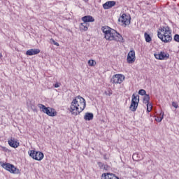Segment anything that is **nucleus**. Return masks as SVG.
<instances>
[{"label": "nucleus", "instance_id": "obj_1", "mask_svg": "<svg viewBox=\"0 0 179 179\" xmlns=\"http://www.w3.org/2000/svg\"><path fill=\"white\" fill-rule=\"evenodd\" d=\"M86 108V100L80 96H76L71 103L69 108L72 115H79Z\"/></svg>", "mask_w": 179, "mask_h": 179}, {"label": "nucleus", "instance_id": "obj_2", "mask_svg": "<svg viewBox=\"0 0 179 179\" xmlns=\"http://www.w3.org/2000/svg\"><path fill=\"white\" fill-rule=\"evenodd\" d=\"M103 33L105 34L106 40L108 41H117V43H124L125 40L120 33L115 29H113L108 27H103L101 28Z\"/></svg>", "mask_w": 179, "mask_h": 179}, {"label": "nucleus", "instance_id": "obj_3", "mask_svg": "<svg viewBox=\"0 0 179 179\" xmlns=\"http://www.w3.org/2000/svg\"><path fill=\"white\" fill-rule=\"evenodd\" d=\"M171 33L170 27H162L157 31V36L163 43H170L173 40Z\"/></svg>", "mask_w": 179, "mask_h": 179}, {"label": "nucleus", "instance_id": "obj_4", "mask_svg": "<svg viewBox=\"0 0 179 179\" xmlns=\"http://www.w3.org/2000/svg\"><path fill=\"white\" fill-rule=\"evenodd\" d=\"M38 107L40 108L42 113L47 114V115H49V117H55L57 115V111H55V109L54 108L50 107L47 108L45 106L41 103H38Z\"/></svg>", "mask_w": 179, "mask_h": 179}, {"label": "nucleus", "instance_id": "obj_5", "mask_svg": "<svg viewBox=\"0 0 179 179\" xmlns=\"http://www.w3.org/2000/svg\"><path fill=\"white\" fill-rule=\"evenodd\" d=\"M120 26L125 27L131 24V17L125 13H123L118 19Z\"/></svg>", "mask_w": 179, "mask_h": 179}, {"label": "nucleus", "instance_id": "obj_6", "mask_svg": "<svg viewBox=\"0 0 179 179\" xmlns=\"http://www.w3.org/2000/svg\"><path fill=\"white\" fill-rule=\"evenodd\" d=\"M139 104V96L135 95V94H132V99H131V103L129 106V109L131 111H133V113H135L136 111V109L138 108V106Z\"/></svg>", "mask_w": 179, "mask_h": 179}, {"label": "nucleus", "instance_id": "obj_7", "mask_svg": "<svg viewBox=\"0 0 179 179\" xmlns=\"http://www.w3.org/2000/svg\"><path fill=\"white\" fill-rule=\"evenodd\" d=\"M1 166L3 169H5V170H7V171H9L12 174H19V173H20L19 169L15 167L13 164H10L9 163H4Z\"/></svg>", "mask_w": 179, "mask_h": 179}, {"label": "nucleus", "instance_id": "obj_8", "mask_svg": "<svg viewBox=\"0 0 179 179\" xmlns=\"http://www.w3.org/2000/svg\"><path fill=\"white\" fill-rule=\"evenodd\" d=\"M29 155L32 159L34 160H38V162L43 160L44 159V154L41 152L36 151V150H30L29 151Z\"/></svg>", "mask_w": 179, "mask_h": 179}, {"label": "nucleus", "instance_id": "obj_9", "mask_svg": "<svg viewBox=\"0 0 179 179\" xmlns=\"http://www.w3.org/2000/svg\"><path fill=\"white\" fill-rule=\"evenodd\" d=\"M125 79V76L122 74H116L114 75L112 78L110 79L111 83L115 84H121L122 82H124Z\"/></svg>", "mask_w": 179, "mask_h": 179}, {"label": "nucleus", "instance_id": "obj_10", "mask_svg": "<svg viewBox=\"0 0 179 179\" xmlns=\"http://www.w3.org/2000/svg\"><path fill=\"white\" fill-rule=\"evenodd\" d=\"M155 57L156 59H160V60L169 59L170 55L167 52H160V53L159 54H155Z\"/></svg>", "mask_w": 179, "mask_h": 179}, {"label": "nucleus", "instance_id": "obj_11", "mask_svg": "<svg viewBox=\"0 0 179 179\" xmlns=\"http://www.w3.org/2000/svg\"><path fill=\"white\" fill-rule=\"evenodd\" d=\"M135 59V50H131L127 55V62L128 64H134Z\"/></svg>", "mask_w": 179, "mask_h": 179}, {"label": "nucleus", "instance_id": "obj_12", "mask_svg": "<svg viewBox=\"0 0 179 179\" xmlns=\"http://www.w3.org/2000/svg\"><path fill=\"white\" fill-rule=\"evenodd\" d=\"M8 143L9 146H10L11 148H14L15 149H16V148H19V146L20 145V143H19V142H17V141H16L15 138H11L10 140L8 141Z\"/></svg>", "mask_w": 179, "mask_h": 179}, {"label": "nucleus", "instance_id": "obj_13", "mask_svg": "<svg viewBox=\"0 0 179 179\" xmlns=\"http://www.w3.org/2000/svg\"><path fill=\"white\" fill-rule=\"evenodd\" d=\"M116 2L115 1H106L103 4V9H110V8H113V6H115Z\"/></svg>", "mask_w": 179, "mask_h": 179}, {"label": "nucleus", "instance_id": "obj_14", "mask_svg": "<svg viewBox=\"0 0 179 179\" xmlns=\"http://www.w3.org/2000/svg\"><path fill=\"white\" fill-rule=\"evenodd\" d=\"M145 156L141 153H134L132 159L134 162H139V160H143Z\"/></svg>", "mask_w": 179, "mask_h": 179}, {"label": "nucleus", "instance_id": "obj_15", "mask_svg": "<svg viewBox=\"0 0 179 179\" xmlns=\"http://www.w3.org/2000/svg\"><path fill=\"white\" fill-rule=\"evenodd\" d=\"M81 20H83L84 23L94 22V19L91 15H85L81 18Z\"/></svg>", "mask_w": 179, "mask_h": 179}, {"label": "nucleus", "instance_id": "obj_16", "mask_svg": "<svg viewBox=\"0 0 179 179\" xmlns=\"http://www.w3.org/2000/svg\"><path fill=\"white\" fill-rule=\"evenodd\" d=\"M26 54L27 55L31 56V55H37V54H40V50L39 49H31L28 50L26 52Z\"/></svg>", "mask_w": 179, "mask_h": 179}, {"label": "nucleus", "instance_id": "obj_17", "mask_svg": "<svg viewBox=\"0 0 179 179\" xmlns=\"http://www.w3.org/2000/svg\"><path fill=\"white\" fill-rule=\"evenodd\" d=\"M94 115L92 113H86L84 116V120L85 121H92L93 120Z\"/></svg>", "mask_w": 179, "mask_h": 179}, {"label": "nucleus", "instance_id": "obj_18", "mask_svg": "<svg viewBox=\"0 0 179 179\" xmlns=\"http://www.w3.org/2000/svg\"><path fill=\"white\" fill-rule=\"evenodd\" d=\"M87 23L86 22H83L80 23V30L83 31H87Z\"/></svg>", "mask_w": 179, "mask_h": 179}, {"label": "nucleus", "instance_id": "obj_19", "mask_svg": "<svg viewBox=\"0 0 179 179\" xmlns=\"http://www.w3.org/2000/svg\"><path fill=\"white\" fill-rule=\"evenodd\" d=\"M150 101V96L149 94L144 95L143 103L144 104H150L149 101Z\"/></svg>", "mask_w": 179, "mask_h": 179}, {"label": "nucleus", "instance_id": "obj_20", "mask_svg": "<svg viewBox=\"0 0 179 179\" xmlns=\"http://www.w3.org/2000/svg\"><path fill=\"white\" fill-rule=\"evenodd\" d=\"M144 37L145 38L146 43H150L152 41V37H150V35H149L148 33L144 34Z\"/></svg>", "mask_w": 179, "mask_h": 179}, {"label": "nucleus", "instance_id": "obj_21", "mask_svg": "<svg viewBox=\"0 0 179 179\" xmlns=\"http://www.w3.org/2000/svg\"><path fill=\"white\" fill-rule=\"evenodd\" d=\"M98 166L101 170H107V166L101 162H98Z\"/></svg>", "mask_w": 179, "mask_h": 179}, {"label": "nucleus", "instance_id": "obj_22", "mask_svg": "<svg viewBox=\"0 0 179 179\" xmlns=\"http://www.w3.org/2000/svg\"><path fill=\"white\" fill-rule=\"evenodd\" d=\"M164 117V113H161L160 117H157L155 120L157 122H162L163 118Z\"/></svg>", "mask_w": 179, "mask_h": 179}, {"label": "nucleus", "instance_id": "obj_23", "mask_svg": "<svg viewBox=\"0 0 179 179\" xmlns=\"http://www.w3.org/2000/svg\"><path fill=\"white\" fill-rule=\"evenodd\" d=\"M88 65L90 66H94V65H96V62H94V60H93V59L89 60Z\"/></svg>", "mask_w": 179, "mask_h": 179}, {"label": "nucleus", "instance_id": "obj_24", "mask_svg": "<svg viewBox=\"0 0 179 179\" xmlns=\"http://www.w3.org/2000/svg\"><path fill=\"white\" fill-rule=\"evenodd\" d=\"M138 94H140V96H145L146 94V91L145 90H140L138 91Z\"/></svg>", "mask_w": 179, "mask_h": 179}, {"label": "nucleus", "instance_id": "obj_25", "mask_svg": "<svg viewBox=\"0 0 179 179\" xmlns=\"http://www.w3.org/2000/svg\"><path fill=\"white\" fill-rule=\"evenodd\" d=\"M152 104L147 103V111L148 113H150L152 111Z\"/></svg>", "mask_w": 179, "mask_h": 179}, {"label": "nucleus", "instance_id": "obj_26", "mask_svg": "<svg viewBox=\"0 0 179 179\" xmlns=\"http://www.w3.org/2000/svg\"><path fill=\"white\" fill-rule=\"evenodd\" d=\"M51 43H52V44H54V45H57V47H59V43H58V42H56L55 40H54L53 38L50 39Z\"/></svg>", "mask_w": 179, "mask_h": 179}, {"label": "nucleus", "instance_id": "obj_27", "mask_svg": "<svg viewBox=\"0 0 179 179\" xmlns=\"http://www.w3.org/2000/svg\"><path fill=\"white\" fill-rule=\"evenodd\" d=\"M174 41H176L177 43H179V35L176 34L173 38Z\"/></svg>", "mask_w": 179, "mask_h": 179}, {"label": "nucleus", "instance_id": "obj_28", "mask_svg": "<svg viewBox=\"0 0 179 179\" xmlns=\"http://www.w3.org/2000/svg\"><path fill=\"white\" fill-rule=\"evenodd\" d=\"M172 107H174L175 108H178V103H177V102L173 101Z\"/></svg>", "mask_w": 179, "mask_h": 179}, {"label": "nucleus", "instance_id": "obj_29", "mask_svg": "<svg viewBox=\"0 0 179 179\" xmlns=\"http://www.w3.org/2000/svg\"><path fill=\"white\" fill-rule=\"evenodd\" d=\"M106 94H108V96H111V94H113V90H108Z\"/></svg>", "mask_w": 179, "mask_h": 179}, {"label": "nucleus", "instance_id": "obj_30", "mask_svg": "<svg viewBox=\"0 0 179 179\" xmlns=\"http://www.w3.org/2000/svg\"><path fill=\"white\" fill-rule=\"evenodd\" d=\"M30 107H31V110H33L34 111H36V106L31 105Z\"/></svg>", "mask_w": 179, "mask_h": 179}, {"label": "nucleus", "instance_id": "obj_31", "mask_svg": "<svg viewBox=\"0 0 179 179\" xmlns=\"http://www.w3.org/2000/svg\"><path fill=\"white\" fill-rule=\"evenodd\" d=\"M59 85H61V84H59V83H56L55 84V87H56V88L59 87Z\"/></svg>", "mask_w": 179, "mask_h": 179}, {"label": "nucleus", "instance_id": "obj_32", "mask_svg": "<svg viewBox=\"0 0 179 179\" xmlns=\"http://www.w3.org/2000/svg\"><path fill=\"white\" fill-rule=\"evenodd\" d=\"M3 150H4V152H8V148L3 147Z\"/></svg>", "mask_w": 179, "mask_h": 179}, {"label": "nucleus", "instance_id": "obj_33", "mask_svg": "<svg viewBox=\"0 0 179 179\" xmlns=\"http://www.w3.org/2000/svg\"><path fill=\"white\" fill-rule=\"evenodd\" d=\"M0 58H2V54L0 53Z\"/></svg>", "mask_w": 179, "mask_h": 179}]
</instances>
